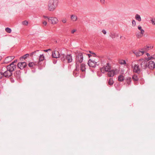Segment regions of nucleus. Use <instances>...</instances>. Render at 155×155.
Returning <instances> with one entry per match:
<instances>
[{
	"label": "nucleus",
	"mask_w": 155,
	"mask_h": 155,
	"mask_svg": "<svg viewBox=\"0 0 155 155\" xmlns=\"http://www.w3.org/2000/svg\"><path fill=\"white\" fill-rule=\"evenodd\" d=\"M151 21L152 24L154 25H155V18H152L151 20Z\"/></svg>",
	"instance_id": "4c0bfd02"
},
{
	"label": "nucleus",
	"mask_w": 155,
	"mask_h": 155,
	"mask_svg": "<svg viewBox=\"0 0 155 155\" xmlns=\"http://www.w3.org/2000/svg\"><path fill=\"white\" fill-rule=\"evenodd\" d=\"M154 58L153 57H150L148 58V59L149 60H151L152 59H153Z\"/></svg>",
	"instance_id": "49530a36"
},
{
	"label": "nucleus",
	"mask_w": 155,
	"mask_h": 155,
	"mask_svg": "<svg viewBox=\"0 0 155 155\" xmlns=\"http://www.w3.org/2000/svg\"><path fill=\"white\" fill-rule=\"evenodd\" d=\"M147 56L148 57V56H149L150 55V54L149 53H147Z\"/></svg>",
	"instance_id": "603ef678"
},
{
	"label": "nucleus",
	"mask_w": 155,
	"mask_h": 155,
	"mask_svg": "<svg viewBox=\"0 0 155 155\" xmlns=\"http://www.w3.org/2000/svg\"><path fill=\"white\" fill-rule=\"evenodd\" d=\"M39 51V50H37L32 52L31 53L30 55V56L31 57H32L33 55H38L39 54L38 52Z\"/></svg>",
	"instance_id": "4be33fe9"
},
{
	"label": "nucleus",
	"mask_w": 155,
	"mask_h": 155,
	"mask_svg": "<svg viewBox=\"0 0 155 155\" xmlns=\"http://www.w3.org/2000/svg\"><path fill=\"white\" fill-rule=\"evenodd\" d=\"M133 68V72L139 74L140 72L141 68H139V65L138 64H135L134 65L132 66Z\"/></svg>",
	"instance_id": "6e6552de"
},
{
	"label": "nucleus",
	"mask_w": 155,
	"mask_h": 155,
	"mask_svg": "<svg viewBox=\"0 0 155 155\" xmlns=\"http://www.w3.org/2000/svg\"><path fill=\"white\" fill-rule=\"evenodd\" d=\"M2 72V68H1L0 69V79H2L3 77H4L3 75V74Z\"/></svg>",
	"instance_id": "f704fd0d"
},
{
	"label": "nucleus",
	"mask_w": 155,
	"mask_h": 155,
	"mask_svg": "<svg viewBox=\"0 0 155 155\" xmlns=\"http://www.w3.org/2000/svg\"><path fill=\"white\" fill-rule=\"evenodd\" d=\"M124 79V76L121 75L118 76V80L120 82H122Z\"/></svg>",
	"instance_id": "a878e982"
},
{
	"label": "nucleus",
	"mask_w": 155,
	"mask_h": 155,
	"mask_svg": "<svg viewBox=\"0 0 155 155\" xmlns=\"http://www.w3.org/2000/svg\"><path fill=\"white\" fill-rule=\"evenodd\" d=\"M52 56L53 58H57L61 57V55L58 51H54L52 52Z\"/></svg>",
	"instance_id": "dca6fc26"
},
{
	"label": "nucleus",
	"mask_w": 155,
	"mask_h": 155,
	"mask_svg": "<svg viewBox=\"0 0 155 155\" xmlns=\"http://www.w3.org/2000/svg\"><path fill=\"white\" fill-rule=\"evenodd\" d=\"M126 80L127 84L130 85L131 82V77H127L126 78Z\"/></svg>",
	"instance_id": "393cba45"
},
{
	"label": "nucleus",
	"mask_w": 155,
	"mask_h": 155,
	"mask_svg": "<svg viewBox=\"0 0 155 155\" xmlns=\"http://www.w3.org/2000/svg\"><path fill=\"white\" fill-rule=\"evenodd\" d=\"M51 21V23L53 25L57 24L58 21V19L54 17H50V18L48 19V21Z\"/></svg>",
	"instance_id": "f8f14e48"
},
{
	"label": "nucleus",
	"mask_w": 155,
	"mask_h": 155,
	"mask_svg": "<svg viewBox=\"0 0 155 155\" xmlns=\"http://www.w3.org/2000/svg\"><path fill=\"white\" fill-rule=\"evenodd\" d=\"M22 24L23 25H27L28 24V22L27 21H23Z\"/></svg>",
	"instance_id": "ea45409f"
},
{
	"label": "nucleus",
	"mask_w": 155,
	"mask_h": 155,
	"mask_svg": "<svg viewBox=\"0 0 155 155\" xmlns=\"http://www.w3.org/2000/svg\"><path fill=\"white\" fill-rule=\"evenodd\" d=\"M76 31L75 30H73L71 31V33L72 34H73Z\"/></svg>",
	"instance_id": "09e8293b"
},
{
	"label": "nucleus",
	"mask_w": 155,
	"mask_h": 155,
	"mask_svg": "<svg viewBox=\"0 0 155 155\" xmlns=\"http://www.w3.org/2000/svg\"><path fill=\"white\" fill-rule=\"evenodd\" d=\"M110 36L113 39H114L116 37H118L119 36V35L118 34L115 33H111L110 35Z\"/></svg>",
	"instance_id": "b1692460"
},
{
	"label": "nucleus",
	"mask_w": 155,
	"mask_h": 155,
	"mask_svg": "<svg viewBox=\"0 0 155 155\" xmlns=\"http://www.w3.org/2000/svg\"><path fill=\"white\" fill-rule=\"evenodd\" d=\"M61 60L63 62H67L68 63L71 62L73 60L72 56L71 54H68L67 55L64 54H61Z\"/></svg>",
	"instance_id": "20e7f679"
},
{
	"label": "nucleus",
	"mask_w": 155,
	"mask_h": 155,
	"mask_svg": "<svg viewBox=\"0 0 155 155\" xmlns=\"http://www.w3.org/2000/svg\"><path fill=\"white\" fill-rule=\"evenodd\" d=\"M29 56V54H27L22 56L20 58V59L21 60L22 59H25L27 57H28Z\"/></svg>",
	"instance_id": "2f4dec72"
},
{
	"label": "nucleus",
	"mask_w": 155,
	"mask_h": 155,
	"mask_svg": "<svg viewBox=\"0 0 155 155\" xmlns=\"http://www.w3.org/2000/svg\"><path fill=\"white\" fill-rule=\"evenodd\" d=\"M2 72L4 77L8 78L12 75L13 73L6 68V66H3L2 67Z\"/></svg>",
	"instance_id": "7ed1b4c3"
},
{
	"label": "nucleus",
	"mask_w": 155,
	"mask_h": 155,
	"mask_svg": "<svg viewBox=\"0 0 155 155\" xmlns=\"http://www.w3.org/2000/svg\"><path fill=\"white\" fill-rule=\"evenodd\" d=\"M89 52L92 55V56H93V57H95L96 56V54L94 52L91 51H89Z\"/></svg>",
	"instance_id": "c9c22d12"
},
{
	"label": "nucleus",
	"mask_w": 155,
	"mask_h": 155,
	"mask_svg": "<svg viewBox=\"0 0 155 155\" xmlns=\"http://www.w3.org/2000/svg\"><path fill=\"white\" fill-rule=\"evenodd\" d=\"M5 31L8 33H10L12 31V30L10 28H5Z\"/></svg>",
	"instance_id": "473e14b6"
},
{
	"label": "nucleus",
	"mask_w": 155,
	"mask_h": 155,
	"mask_svg": "<svg viewBox=\"0 0 155 155\" xmlns=\"http://www.w3.org/2000/svg\"><path fill=\"white\" fill-rule=\"evenodd\" d=\"M149 48H150V49H152L153 47L151 46H150V47L147 46H145L143 48L141 49V50L143 51H144L148 50Z\"/></svg>",
	"instance_id": "7c9ffc66"
},
{
	"label": "nucleus",
	"mask_w": 155,
	"mask_h": 155,
	"mask_svg": "<svg viewBox=\"0 0 155 155\" xmlns=\"http://www.w3.org/2000/svg\"><path fill=\"white\" fill-rule=\"evenodd\" d=\"M120 63L121 64H126V62L124 60H122L120 61Z\"/></svg>",
	"instance_id": "e433bc0d"
},
{
	"label": "nucleus",
	"mask_w": 155,
	"mask_h": 155,
	"mask_svg": "<svg viewBox=\"0 0 155 155\" xmlns=\"http://www.w3.org/2000/svg\"><path fill=\"white\" fill-rule=\"evenodd\" d=\"M15 58L14 56H8L5 58L4 60V63L8 64L11 62Z\"/></svg>",
	"instance_id": "ddd939ff"
},
{
	"label": "nucleus",
	"mask_w": 155,
	"mask_h": 155,
	"mask_svg": "<svg viewBox=\"0 0 155 155\" xmlns=\"http://www.w3.org/2000/svg\"><path fill=\"white\" fill-rule=\"evenodd\" d=\"M86 54L83 53H79L76 55V58L75 66L76 67V70L78 69L80 63H82L83 60V56H84Z\"/></svg>",
	"instance_id": "f03ea898"
},
{
	"label": "nucleus",
	"mask_w": 155,
	"mask_h": 155,
	"mask_svg": "<svg viewBox=\"0 0 155 155\" xmlns=\"http://www.w3.org/2000/svg\"><path fill=\"white\" fill-rule=\"evenodd\" d=\"M43 17L45 18H48V20L49 18H50V17H48V16H43Z\"/></svg>",
	"instance_id": "de8ad7c7"
},
{
	"label": "nucleus",
	"mask_w": 155,
	"mask_h": 155,
	"mask_svg": "<svg viewBox=\"0 0 155 155\" xmlns=\"http://www.w3.org/2000/svg\"><path fill=\"white\" fill-rule=\"evenodd\" d=\"M16 68V65L15 64H11L7 66H6V68L8 69L9 71L12 73L13 71L15 70V69Z\"/></svg>",
	"instance_id": "1a4fd4ad"
},
{
	"label": "nucleus",
	"mask_w": 155,
	"mask_h": 155,
	"mask_svg": "<svg viewBox=\"0 0 155 155\" xmlns=\"http://www.w3.org/2000/svg\"><path fill=\"white\" fill-rule=\"evenodd\" d=\"M135 18L137 20L139 21H140L141 20V19L140 16L138 14H136L135 15Z\"/></svg>",
	"instance_id": "c85d7f7f"
},
{
	"label": "nucleus",
	"mask_w": 155,
	"mask_h": 155,
	"mask_svg": "<svg viewBox=\"0 0 155 155\" xmlns=\"http://www.w3.org/2000/svg\"><path fill=\"white\" fill-rule=\"evenodd\" d=\"M147 68L151 70L154 69L155 68V63L152 61H150L147 63Z\"/></svg>",
	"instance_id": "9b49d317"
},
{
	"label": "nucleus",
	"mask_w": 155,
	"mask_h": 155,
	"mask_svg": "<svg viewBox=\"0 0 155 155\" xmlns=\"http://www.w3.org/2000/svg\"><path fill=\"white\" fill-rule=\"evenodd\" d=\"M138 64L140 66V68L142 70L146 69L147 68V62L144 59H142L138 61Z\"/></svg>",
	"instance_id": "39448f33"
},
{
	"label": "nucleus",
	"mask_w": 155,
	"mask_h": 155,
	"mask_svg": "<svg viewBox=\"0 0 155 155\" xmlns=\"http://www.w3.org/2000/svg\"><path fill=\"white\" fill-rule=\"evenodd\" d=\"M133 52L137 56H140L143 55L144 53V52L143 51H138V50H135L133 51Z\"/></svg>",
	"instance_id": "f3484780"
},
{
	"label": "nucleus",
	"mask_w": 155,
	"mask_h": 155,
	"mask_svg": "<svg viewBox=\"0 0 155 155\" xmlns=\"http://www.w3.org/2000/svg\"><path fill=\"white\" fill-rule=\"evenodd\" d=\"M58 0H49L48 5V10L51 12L54 11L58 6Z\"/></svg>",
	"instance_id": "f257e3e1"
},
{
	"label": "nucleus",
	"mask_w": 155,
	"mask_h": 155,
	"mask_svg": "<svg viewBox=\"0 0 155 155\" xmlns=\"http://www.w3.org/2000/svg\"><path fill=\"white\" fill-rule=\"evenodd\" d=\"M71 19L73 21H75L78 19L77 16L75 15H71Z\"/></svg>",
	"instance_id": "412c9836"
},
{
	"label": "nucleus",
	"mask_w": 155,
	"mask_h": 155,
	"mask_svg": "<svg viewBox=\"0 0 155 155\" xmlns=\"http://www.w3.org/2000/svg\"><path fill=\"white\" fill-rule=\"evenodd\" d=\"M80 70L81 71H85L86 69L85 64L84 63H80Z\"/></svg>",
	"instance_id": "aec40b11"
},
{
	"label": "nucleus",
	"mask_w": 155,
	"mask_h": 155,
	"mask_svg": "<svg viewBox=\"0 0 155 155\" xmlns=\"http://www.w3.org/2000/svg\"><path fill=\"white\" fill-rule=\"evenodd\" d=\"M138 29L140 31V34L137 35V38L141 37H142L143 35L144 32V30L142 28V27L140 25H138Z\"/></svg>",
	"instance_id": "4468645a"
},
{
	"label": "nucleus",
	"mask_w": 155,
	"mask_h": 155,
	"mask_svg": "<svg viewBox=\"0 0 155 155\" xmlns=\"http://www.w3.org/2000/svg\"><path fill=\"white\" fill-rule=\"evenodd\" d=\"M111 69V67L109 63H107L103 67L101 68V71L103 73L105 72H107Z\"/></svg>",
	"instance_id": "423d86ee"
},
{
	"label": "nucleus",
	"mask_w": 155,
	"mask_h": 155,
	"mask_svg": "<svg viewBox=\"0 0 155 155\" xmlns=\"http://www.w3.org/2000/svg\"><path fill=\"white\" fill-rule=\"evenodd\" d=\"M17 61V60H15L14 61L12 62L11 64H15V63Z\"/></svg>",
	"instance_id": "a18cd8bd"
},
{
	"label": "nucleus",
	"mask_w": 155,
	"mask_h": 155,
	"mask_svg": "<svg viewBox=\"0 0 155 155\" xmlns=\"http://www.w3.org/2000/svg\"><path fill=\"white\" fill-rule=\"evenodd\" d=\"M37 63H35L34 62H31L29 63L28 66L31 68H32L33 66L35 65H37Z\"/></svg>",
	"instance_id": "bb28decb"
},
{
	"label": "nucleus",
	"mask_w": 155,
	"mask_h": 155,
	"mask_svg": "<svg viewBox=\"0 0 155 155\" xmlns=\"http://www.w3.org/2000/svg\"><path fill=\"white\" fill-rule=\"evenodd\" d=\"M86 55H87V54H86ZM87 55H88L89 58L91 56H92V55L91 54H87Z\"/></svg>",
	"instance_id": "8fccbe9b"
},
{
	"label": "nucleus",
	"mask_w": 155,
	"mask_h": 155,
	"mask_svg": "<svg viewBox=\"0 0 155 155\" xmlns=\"http://www.w3.org/2000/svg\"><path fill=\"white\" fill-rule=\"evenodd\" d=\"M27 65V64L26 62H19L18 64L17 67L21 70L23 69Z\"/></svg>",
	"instance_id": "9d476101"
},
{
	"label": "nucleus",
	"mask_w": 155,
	"mask_h": 155,
	"mask_svg": "<svg viewBox=\"0 0 155 155\" xmlns=\"http://www.w3.org/2000/svg\"><path fill=\"white\" fill-rule=\"evenodd\" d=\"M114 83V81L112 78H110L108 81V84L109 85H112Z\"/></svg>",
	"instance_id": "cd10ccee"
},
{
	"label": "nucleus",
	"mask_w": 155,
	"mask_h": 155,
	"mask_svg": "<svg viewBox=\"0 0 155 155\" xmlns=\"http://www.w3.org/2000/svg\"><path fill=\"white\" fill-rule=\"evenodd\" d=\"M102 32L104 35L106 34L107 33L106 31L104 30H102Z\"/></svg>",
	"instance_id": "79ce46f5"
},
{
	"label": "nucleus",
	"mask_w": 155,
	"mask_h": 155,
	"mask_svg": "<svg viewBox=\"0 0 155 155\" xmlns=\"http://www.w3.org/2000/svg\"><path fill=\"white\" fill-rule=\"evenodd\" d=\"M43 24L44 25L46 26L47 25V22L46 21H44L43 22Z\"/></svg>",
	"instance_id": "37998d69"
},
{
	"label": "nucleus",
	"mask_w": 155,
	"mask_h": 155,
	"mask_svg": "<svg viewBox=\"0 0 155 155\" xmlns=\"http://www.w3.org/2000/svg\"><path fill=\"white\" fill-rule=\"evenodd\" d=\"M102 73H103L102 72H101V71L100 70V71H98L97 72V75L98 76L100 77L102 75Z\"/></svg>",
	"instance_id": "72a5a7b5"
},
{
	"label": "nucleus",
	"mask_w": 155,
	"mask_h": 155,
	"mask_svg": "<svg viewBox=\"0 0 155 155\" xmlns=\"http://www.w3.org/2000/svg\"><path fill=\"white\" fill-rule=\"evenodd\" d=\"M97 62L95 59H90L89 60L87 64L90 67L95 68L96 67Z\"/></svg>",
	"instance_id": "0eeeda50"
},
{
	"label": "nucleus",
	"mask_w": 155,
	"mask_h": 155,
	"mask_svg": "<svg viewBox=\"0 0 155 155\" xmlns=\"http://www.w3.org/2000/svg\"><path fill=\"white\" fill-rule=\"evenodd\" d=\"M2 59V57H0V61Z\"/></svg>",
	"instance_id": "5fc2aeb1"
},
{
	"label": "nucleus",
	"mask_w": 155,
	"mask_h": 155,
	"mask_svg": "<svg viewBox=\"0 0 155 155\" xmlns=\"http://www.w3.org/2000/svg\"><path fill=\"white\" fill-rule=\"evenodd\" d=\"M132 24L133 26H135L136 25V22L134 20L132 21Z\"/></svg>",
	"instance_id": "58836bf2"
},
{
	"label": "nucleus",
	"mask_w": 155,
	"mask_h": 155,
	"mask_svg": "<svg viewBox=\"0 0 155 155\" xmlns=\"http://www.w3.org/2000/svg\"><path fill=\"white\" fill-rule=\"evenodd\" d=\"M45 60V57L43 54H40L39 56V60L37 62V66H39L42 64L41 62Z\"/></svg>",
	"instance_id": "2eb2a0df"
},
{
	"label": "nucleus",
	"mask_w": 155,
	"mask_h": 155,
	"mask_svg": "<svg viewBox=\"0 0 155 155\" xmlns=\"http://www.w3.org/2000/svg\"><path fill=\"white\" fill-rule=\"evenodd\" d=\"M116 70H111V69L110 70H109V71H108V72L107 73V75L108 76L110 77H113L115 74L116 71Z\"/></svg>",
	"instance_id": "a211bd4d"
},
{
	"label": "nucleus",
	"mask_w": 155,
	"mask_h": 155,
	"mask_svg": "<svg viewBox=\"0 0 155 155\" xmlns=\"http://www.w3.org/2000/svg\"><path fill=\"white\" fill-rule=\"evenodd\" d=\"M102 4H104L105 2V0H100Z\"/></svg>",
	"instance_id": "c03bdc74"
},
{
	"label": "nucleus",
	"mask_w": 155,
	"mask_h": 155,
	"mask_svg": "<svg viewBox=\"0 0 155 155\" xmlns=\"http://www.w3.org/2000/svg\"><path fill=\"white\" fill-rule=\"evenodd\" d=\"M132 78L133 80L135 81H137L139 80L138 78L136 75H134L133 76Z\"/></svg>",
	"instance_id": "c756f323"
},
{
	"label": "nucleus",
	"mask_w": 155,
	"mask_h": 155,
	"mask_svg": "<svg viewBox=\"0 0 155 155\" xmlns=\"http://www.w3.org/2000/svg\"><path fill=\"white\" fill-rule=\"evenodd\" d=\"M53 63L54 64H55L56 63V61H53Z\"/></svg>",
	"instance_id": "864d4df0"
},
{
	"label": "nucleus",
	"mask_w": 155,
	"mask_h": 155,
	"mask_svg": "<svg viewBox=\"0 0 155 155\" xmlns=\"http://www.w3.org/2000/svg\"><path fill=\"white\" fill-rule=\"evenodd\" d=\"M14 76L18 80L20 79L21 77V71L20 70L16 71L14 74Z\"/></svg>",
	"instance_id": "6ab92c4d"
},
{
	"label": "nucleus",
	"mask_w": 155,
	"mask_h": 155,
	"mask_svg": "<svg viewBox=\"0 0 155 155\" xmlns=\"http://www.w3.org/2000/svg\"><path fill=\"white\" fill-rule=\"evenodd\" d=\"M62 21L64 23H65L66 22V19L65 18H63L62 20Z\"/></svg>",
	"instance_id": "a19ab883"
},
{
	"label": "nucleus",
	"mask_w": 155,
	"mask_h": 155,
	"mask_svg": "<svg viewBox=\"0 0 155 155\" xmlns=\"http://www.w3.org/2000/svg\"><path fill=\"white\" fill-rule=\"evenodd\" d=\"M79 70V68H78V69L76 70V69L74 70L73 71V75L75 77L78 76L79 75V72L78 71Z\"/></svg>",
	"instance_id": "5701e85b"
},
{
	"label": "nucleus",
	"mask_w": 155,
	"mask_h": 155,
	"mask_svg": "<svg viewBox=\"0 0 155 155\" xmlns=\"http://www.w3.org/2000/svg\"><path fill=\"white\" fill-rule=\"evenodd\" d=\"M51 49H48L47 50H44V51L45 52H47L48 51H51Z\"/></svg>",
	"instance_id": "3c124183"
}]
</instances>
